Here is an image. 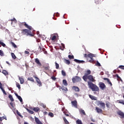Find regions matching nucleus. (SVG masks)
<instances>
[{
	"label": "nucleus",
	"mask_w": 124,
	"mask_h": 124,
	"mask_svg": "<svg viewBox=\"0 0 124 124\" xmlns=\"http://www.w3.org/2000/svg\"><path fill=\"white\" fill-rule=\"evenodd\" d=\"M96 103L97 106H101L102 108L105 109V103H103L100 101H97Z\"/></svg>",
	"instance_id": "nucleus-6"
},
{
	"label": "nucleus",
	"mask_w": 124,
	"mask_h": 124,
	"mask_svg": "<svg viewBox=\"0 0 124 124\" xmlns=\"http://www.w3.org/2000/svg\"><path fill=\"white\" fill-rule=\"evenodd\" d=\"M79 112L81 115H83L84 116H86V112L84 109L80 108L79 109Z\"/></svg>",
	"instance_id": "nucleus-15"
},
{
	"label": "nucleus",
	"mask_w": 124,
	"mask_h": 124,
	"mask_svg": "<svg viewBox=\"0 0 124 124\" xmlns=\"http://www.w3.org/2000/svg\"><path fill=\"white\" fill-rule=\"evenodd\" d=\"M104 80H105V81H107L108 83L110 81V79H109L108 78H104Z\"/></svg>",
	"instance_id": "nucleus-50"
},
{
	"label": "nucleus",
	"mask_w": 124,
	"mask_h": 124,
	"mask_svg": "<svg viewBox=\"0 0 124 124\" xmlns=\"http://www.w3.org/2000/svg\"><path fill=\"white\" fill-rule=\"evenodd\" d=\"M48 116L51 117V118H53L54 117V114L52 112H49Z\"/></svg>",
	"instance_id": "nucleus-39"
},
{
	"label": "nucleus",
	"mask_w": 124,
	"mask_h": 124,
	"mask_svg": "<svg viewBox=\"0 0 124 124\" xmlns=\"http://www.w3.org/2000/svg\"><path fill=\"white\" fill-rule=\"evenodd\" d=\"M6 63H7V64H8V65H10V63H9V62H8V61H6Z\"/></svg>",
	"instance_id": "nucleus-63"
},
{
	"label": "nucleus",
	"mask_w": 124,
	"mask_h": 124,
	"mask_svg": "<svg viewBox=\"0 0 124 124\" xmlns=\"http://www.w3.org/2000/svg\"><path fill=\"white\" fill-rule=\"evenodd\" d=\"M11 21L12 22H13V21H16V19L15 18H13L12 19H11Z\"/></svg>",
	"instance_id": "nucleus-60"
},
{
	"label": "nucleus",
	"mask_w": 124,
	"mask_h": 124,
	"mask_svg": "<svg viewBox=\"0 0 124 124\" xmlns=\"http://www.w3.org/2000/svg\"><path fill=\"white\" fill-rule=\"evenodd\" d=\"M62 74L64 77H65V76H66V73H65V72L63 70L62 71Z\"/></svg>",
	"instance_id": "nucleus-33"
},
{
	"label": "nucleus",
	"mask_w": 124,
	"mask_h": 124,
	"mask_svg": "<svg viewBox=\"0 0 124 124\" xmlns=\"http://www.w3.org/2000/svg\"><path fill=\"white\" fill-rule=\"evenodd\" d=\"M16 113L17 114L18 116L20 117V118H23V116L21 115V113H20V112H19L18 110L16 111Z\"/></svg>",
	"instance_id": "nucleus-41"
},
{
	"label": "nucleus",
	"mask_w": 124,
	"mask_h": 124,
	"mask_svg": "<svg viewBox=\"0 0 124 124\" xmlns=\"http://www.w3.org/2000/svg\"><path fill=\"white\" fill-rule=\"evenodd\" d=\"M51 79L52 80H53L54 81H56V80H57V78L56 77H55V76H53L52 77H51Z\"/></svg>",
	"instance_id": "nucleus-49"
},
{
	"label": "nucleus",
	"mask_w": 124,
	"mask_h": 124,
	"mask_svg": "<svg viewBox=\"0 0 124 124\" xmlns=\"http://www.w3.org/2000/svg\"><path fill=\"white\" fill-rule=\"evenodd\" d=\"M35 62L39 65V66H42V64L40 62L39 59L38 58L35 59Z\"/></svg>",
	"instance_id": "nucleus-11"
},
{
	"label": "nucleus",
	"mask_w": 124,
	"mask_h": 124,
	"mask_svg": "<svg viewBox=\"0 0 124 124\" xmlns=\"http://www.w3.org/2000/svg\"><path fill=\"white\" fill-rule=\"evenodd\" d=\"M2 88V84H1V82H0V89Z\"/></svg>",
	"instance_id": "nucleus-62"
},
{
	"label": "nucleus",
	"mask_w": 124,
	"mask_h": 124,
	"mask_svg": "<svg viewBox=\"0 0 124 124\" xmlns=\"http://www.w3.org/2000/svg\"><path fill=\"white\" fill-rule=\"evenodd\" d=\"M63 120L65 124H69V122H68V121H67V120L66 119V118L65 117H63Z\"/></svg>",
	"instance_id": "nucleus-28"
},
{
	"label": "nucleus",
	"mask_w": 124,
	"mask_h": 124,
	"mask_svg": "<svg viewBox=\"0 0 124 124\" xmlns=\"http://www.w3.org/2000/svg\"><path fill=\"white\" fill-rule=\"evenodd\" d=\"M31 30L23 29L21 30V33L24 35H27V36L30 35V36H34V34L33 32H31Z\"/></svg>",
	"instance_id": "nucleus-2"
},
{
	"label": "nucleus",
	"mask_w": 124,
	"mask_h": 124,
	"mask_svg": "<svg viewBox=\"0 0 124 124\" xmlns=\"http://www.w3.org/2000/svg\"><path fill=\"white\" fill-rule=\"evenodd\" d=\"M2 73L5 75V76H6V75H8V72L7 71L4 70L2 71Z\"/></svg>",
	"instance_id": "nucleus-25"
},
{
	"label": "nucleus",
	"mask_w": 124,
	"mask_h": 124,
	"mask_svg": "<svg viewBox=\"0 0 124 124\" xmlns=\"http://www.w3.org/2000/svg\"><path fill=\"white\" fill-rule=\"evenodd\" d=\"M92 73V71L90 70H88L86 71L84 76H83L82 78L85 82H87V78L90 76V74Z\"/></svg>",
	"instance_id": "nucleus-3"
},
{
	"label": "nucleus",
	"mask_w": 124,
	"mask_h": 124,
	"mask_svg": "<svg viewBox=\"0 0 124 124\" xmlns=\"http://www.w3.org/2000/svg\"><path fill=\"white\" fill-rule=\"evenodd\" d=\"M68 57L69 58V59H74V56H73V55H68Z\"/></svg>",
	"instance_id": "nucleus-48"
},
{
	"label": "nucleus",
	"mask_w": 124,
	"mask_h": 124,
	"mask_svg": "<svg viewBox=\"0 0 124 124\" xmlns=\"http://www.w3.org/2000/svg\"><path fill=\"white\" fill-rule=\"evenodd\" d=\"M0 45H2L3 47H5V44L3 43L2 42L0 41Z\"/></svg>",
	"instance_id": "nucleus-47"
},
{
	"label": "nucleus",
	"mask_w": 124,
	"mask_h": 124,
	"mask_svg": "<svg viewBox=\"0 0 124 124\" xmlns=\"http://www.w3.org/2000/svg\"><path fill=\"white\" fill-rule=\"evenodd\" d=\"M95 110L97 111V113H102L103 112L102 109H101V108H99L98 107H96Z\"/></svg>",
	"instance_id": "nucleus-22"
},
{
	"label": "nucleus",
	"mask_w": 124,
	"mask_h": 124,
	"mask_svg": "<svg viewBox=\"0 0 124 124\" xmlns=\"http://www.w3.org/2000/svg\"><path fill=\"white\" fill-rule=\"evenodd\" d=\"M4 120V118L3 117H0V121L2 122V120Z\"/></svg>",
	"instance_id": "nucleus-57"
},
{
	"label": "nucleus",
	"mask_w": 124,
	"mask_h": 124,
	"mask_svg": "<svg viewBox=\"0 0 124 124\" xmlns=\"http://www.w3.org/2000/svg\"><path fill=\"white\" fill-rule=\"evenodd\" d=\"M62 111L64 113V115H65L66 117H69V114H67V110H64V108H62Z\"/></svg>",
	"instance_id": "nucleus-17"
},
{
	"label": "nucleus",
	"mask_w": 124,
	"mask_h": 124,
	"mask_svg": "<svg viewBox=\"0 0 124 124\" xmlns=\"http://www.w3.org/2000/svg\"><path fill=\"white\" fill-rule=\"evenodd\" d=\"M11 43L13 46V47L15 48H17V46L13 42H11Z\"/></svg>",
	"instance_id": "nucleus-35"
},
{
	"label": "nucleus",
	"mask_w": 124,
	"mask_h": 124,
	"mask_svg": "<svg viewBox=\"0 0 124 124\" xmlns=\"http://www.w3.org/2000/svg\"><path fill=\"white\" fill-rule=\"evenodd\" d=\"M34 78L36 79V81L37 83L38 84L39 87H41L42 86V83H41V81H40V79L37 77H34Z\"/></svg>",
	"instance_id": "nucleus-9"
},
{
	"label": "nucleus",
	"mask_w": 124,
	"mask_h": 124,
	"mask_svg": "<svg viewBox=\"0 0 124 124\" xmlns=\"http://www.w3.org/2000/svg\"><path fill=\"white\" fill-rule=\"evenodd\" d=\"M10 104L12 106V107H13V108L14 107V104H13V103L11 102V103H10Z\"/></svg>",
	"instance_id": "nucleus-56"
},
{
	"label": "nucleus",
	"mask_w": 124,
	"mask_h": 124,
	"mask_svg": "<svg viewBox=\"0 0 124 124\" xmlns=\"http://www.w3.org/2000/svg\"><path fill=\"white\" fill-rule=\"evenodd\" d=\"M72 90L75 91V92H77L78 93H79V92H80V89L77 86H73Z\"/></svg>",
	"instance_id": "nucleus-14"
},
{
	"label": "nucleus",
	"mask_w": 124,
	"mask_h": 124,
	"mask_svg": "<svg viewBox=\"0 0 124 124\" xmlns=\"http://www.w3.org/2000/svg\"><path fill=\"white\" fill-rule=\"evenodd\" d=\"M88 85L90 89H91L93 92H98L99 91V88L97 86L95 85L93 83V82L88 81Z\"/></svg>",
	"instance_id": "nucleus-1"
},
{
	"label": "nucleus",
	"mask_w": 124,
	"mask_h": 124,
	"mask_svg": "<svg viewBox=\"0 0 124 124\" xmlns=\"http://www.w3.org/2000/svg\"><path fill=\"white\" fill-rule=\"evenodd\" d=\"M55 66H56V69H59V68H60V65L59 64V63H57L56 62H55Z\"/></svg>",
	"instance_id": "nucleus-34"
},
{
	"label": "nucleus",
	"mask_w": 124,
	"mask_h": 124,
	"mask_svg": "<svg viewBox=\"0 0 124 124\" xmlns=\"http://www.w3.org/2000/svg\"><path fill=\"white\" fill-rule=\"evenodd\" d=\"M0 56H1V57H3V56H4V53H3V51L1 50H0Z\"/></svg>",
	"instance_id": "nucleus-40"
},
{
	"label": "nucleus",
	"mask_w": 124,
	"mask_h": 124,
	"mask_svg": "<svg viewBox=\"0 0 124 124\" xmlns=\"http://www.w3.org/2000/svg\"><path fill=\"white\" fill-rule=\"evenodd\" d=\"M45 70H49L50 68V66H49V64H46L44 67Z\"/></svg>",
	"instance_id": "nucleus-24"
},
{
	"label": "nucleus",
	"mask_w": 124,
	"mask_h": 124,
	"mask_svg": "<svg viewBox=\"0 0 124 124\" xmlns=\"http://www.w3.org/2000/svg\"><path fill=\"white\" fill-rule=\"evenodd\" d=\"M0 89H1V91H2L3 94H5V95H6V94H7L6 93V92H5V90H4V89H3V88L2 87V88H0Z\"/></svg>",
	"instance_id": "nucleus-42"
},
{
	"label": "nucleus",
	"mask_w": 124,
	"mask_h": 124,
	"mask_svg": "<svg viewBox=\"0 0 124 124\" xmlns=\"http://www.w3.org/2000/svg\"><path fill=\"white\" fill-rule=\"evenodd\" d=\"M72 82L74 84H75V83H77L78 82H80L81 80H82L81 79V78L76 76L75 77L73 78L72 79Z\"/></svg>",
	"instance_id": "nucleus-5"
},
{
	"label": "nucleus",
	"mask_w": 124,
	"mask_h": 124,
	"mask_svg": "<svg viewBox=\"0 0 124 124\" xmlns=\"http://www.w3.org/2000/svg\"><path fill=\"white\" fill-rule=\"evenodd\" d=\"M74 62H77L78 63H85V61L83 60H78L77 59H74Z\"/></svg>",
	"instance_id": "nucleus-16"
},
{
	"label": "nucleus",
	"mask_w": 124,
	"mask_h": 124,
	"mask_svg": "<svg viewBox=\"0 0 124 124\" xmlns=\"http://www.w3.org/2000/svg\"><path fill=\"white\" fill-rule=\"evenodd\" d=\"M117 114H118V115L120 116V118L121 119H124V112H123L122 111H118L117 112Z\"/></svg>",
	"instance_id": "nucleus-13"
},
{
	"label": "nucleus",
	"mask_w": 124,
	"mask_h": 124,
	"mask_svg": "<svg viewBox=\"0 0 124 124\" xmlns=\"http://www.w3.org/2000/svg\"><path fill=\"white\" fill-rule=\"evenodd\" d=\"M106 105L107 108H109V107H110V102H106Z\"/></svg>",
	"instance_id": "nucleus-36"
},
{
	"label": "nucleus",
	"mask_w": 124,
	"mask_h": 124,
	"mask_svg": "<svg viewBox=\"0 0 124 124\" xmlns=\"http://www.w3.org/2000/svg\"><path fill=\"white\" fill-rule=\"evenodd\" d=\"M35 122L37 124H43L41 122H40V121L39 120L38 118H35Z\"/></svg>",
	"instance_id": "nucleus-21"
},
{
	"label": "nucleus",
	"mask_w": 124,
	"mask_h": 124,
	"mask_svg": "<svg viewBox=\"0 0 124 124\" xmlns=\"http://www.w3.org/2000/svg\"><path fill=\"white\" fill-rule=\"evenodd\" d=\"M89 96L92 100H97V98H96L95 96L93 95H89Z\"/></svg>",
	"instance_id": "nucleus-18"
},
{
	"label": "nucleus",
	"mask_w": 124,
	"mask_h": 124,
	"mask_svg": "<svg viewBox=\"0 0 124 124\" xmlns=\"http://www.w3.org/2000/svg\"><path fill=\"white\" fill-rule=\"evenodd\" d=\"M61 89H62V91H65V92H66V91H68L67 88L64 87H62L61 88Z\"/></svg>",
	"instance_id": "nucleus-38"
},
{
	"label": "nucleus",
	"mask_w": 124,
	"mask_h": 124,
	"mask_svg": "<svg viewBox=\"0 0 124 124\" xmlns=\"http://www.w3.org/2000/svg\"><path fill=\"white\" fill-rule=\"evenodd\" d=\"M62 47L63 49H64V48H65V47L64 46V44H62Z\"/></svg>",
	"instance_id": "nucleus-61"
},
{
	"label": "nucleus",
	"mask_w": 124,
	"mask_h": 124,
	"mask_svg": "<svg viewBox=\"0 0 124 124\" xmlns=\"http://www.w3.org/2000/svg\"><path fill=\"white\" fill-rule=\"evenodd\" d=\"M88 79L91 82H95V80L94 79V78L92 75H89L86 78V82L88 81Z\"/></svg>",
	"instance_id": "nucleus-7"
},
{
	"label": "nucleus",
	"mask_w": 124,
	"mask_h": 124,
	"mask_svg": "<svg viewBox=\"0 0 124 124\" xmlns=\"http://www.w3.org/2000/svg\"><path fill=\"white\" fill-rule=\"evenodd\" d=\"M16 85L19 90L21 89V85H20V84H19V83L16 82Z\"/></svg>",
	"instance_id": "nucleus-30"
},
{
	"label": "nucleus",
	"mask_w": 124,
	"mask_h": 124,
	"mask_svg": "<svg viewBox=\"0 0 124 124\" xmlns=\"http://www.w3.org/2000/svg\"><path fill=\"white\" fill-rule=\"evenodd\" d=\"M84 57V58H88V57H89V54H85Z\"/></svg>",
	"instance_id": "nucleus-55"
},
{
	"label": "nucleus",
	"mask_w": 124,
	"mask_h": 124,
	"mask_svg": "<svg viewBox=\"0 0 124 124\" xmlns=\"http://www.w3.org/2000/svg\"><path fill=\"white\" fill-rule=\"evenodd\" d=\"M94 62V60L93 59H91L90 60L88 61V62H91V63H93Z\"/></svg>",
	"instance_id": "nucleus-43"
},
{
	"label": "nucleus",
	"mask_w": 124,
	"mask_h": 124,
	"mask_svg": "<svg viewBox=\"0 0 124 124\" xmlns=\"http://www.w3.org/2000/svg\"><path fill=\"white\" fill-rule=\"evenodd\" d=\"M19 27H22V26H24L25 28H27V29H28V30H32V28L31 26H29L26 22H20L19 24Z\"/></svg>",
	"instance_id": "nucleus-4"
},
{
	"label": "nucleus",
	"mask_w": 124,
	"mask_h": 124,
	"mask_svg": "<svg viewBox=\"0 0 124 124\" xmlns=\"http://www.w3.org/2000/svg\"><path fill=\"white\" fill-rule=\"evenodd\" d=\"M11 56L14 60H16V59L17 58L16 55H15V54H14V53H11Z\"/></svg>",
	"instance_id": "nucleus-27"
},
{
	"label": "nucleus",
	"mask_w": 124,
	"mask_h": 124,
	"mask_svg": "<svg viewBox=\"0 0 124 124\" xmlns=\"http://www.w3.org/2000/svg\"><path fill=\"white\" fill-rule=\"evenodd\" d=\"M28 80L29 81H31V82H34V79L32 78H28Z\"/></svg>",
	"instance_id": "nucleus-37"
},
{
	"label": "nucleus",
	"mask_w": 124,
	"mask_h": 124,
	"mask_svg": "<svg viewBox=\"0 0 124 124\" xmlns=\"http://www.w3.org/2000/svg\"><path fill=\"white\" fill-rule=\"evenodd\" d=\"M56 38H57V36L56 35H53L52 37H51V40H52L53 41H54V40H55V39H56Z\"/></svg>",
	"instance_id": "nucleus-45"
},
{
	"label": "nucleus",
	"mask_w": 124,
	"mask_h": 124,
	"mask_svg": "<svg viewBox=\"0 0 124 124\" xmlns=\"http://www.w3.org/2000/svg\"><path fill=\"white\" fill-rule=\"evenodd\" d=\"M25 54H30V52L27 50H25Z\"/></svg>",
	"instance_id": "nucleus-58"
},
{
	"label": "nucleus",
	"mask_w": 124,
	"mask_h": 124,
	"mask_svg": "<svg viewBox=\"0 0 124 124\" xmlns=\"http://www.w3.org/2000/svg\"><path fill=\"white\" fill-rule=\"evenodd\" d=\"M119 68H121V69H124V65H120L119 66Z\"/></svg>",
	"instance_id": "nucleus-53"
},
{
	"label": "nucleus",
	"mask_w": 124,
	"mask_h": 124,
	"mask_svg": "<svg viewBox=\"0 0 124 124\" xmlns=\"http://www.w3.org/2000/svg\"><path fill=\"white\" fill-rule=\"evenodd\" d=\"M62 83L64 85V86H67L68 84H67V81H66V80L64 79L62 80Z\"/></svg>",
	"instance_id": "nucleus-29"
},
{
	"label": "nucleus",
	"mask_w": 124,
	"mask_h": 124,
	"mask_svg": "<svg viewBox=\"0 0 124 124\" xmlns=\"http://www.w3.org/2000/svg\"><path fill=\"white\" fill-rule=\"evenodd\" d=\"M15 95L17 97L18 99L20 101V102H23V99H22V97L21 96H19L17 93H15Z\"/></svg>",
	"instance_id": "nucleus-19"
},
{
	"label": "nucleus",
	"mask_w": 124,
	"mask_h": 124,
	"mask_svg": "<svg viewBox=\"0 0 124 124\" xmlns=\"http://www.w3.org/2000/svg\"><path fill=\"white\" fill-rule=\"evenodd\" d=\"M115 77H117V78H118V79H120V80H121L122 81V78H121V77H120L119 76V75L116 74V75H115Z\"/></svg>",
	"instance_id": "nucleus-52"
},
{
	"label": "nucleus",
	"mask_w": 124,
	"mask_h": 124,
	"mask_svg": "<svg viewBox=\"0 0 124 124\" xmlns=\"http://www.w3.org/2000/svg\"><path fill=\"white\" fill-rule=\"evenodd\" d=\"M96 65H97V66H101V65L100 64V63H99V62H98V61L96 62Z\"/></svg>",
	"instance_id": "nucleus-51"
},
{
	"label": "nucleus",
	"mask_w": 124,
	"mask_h": 124,
	"mask_svg": "<svg viewBox=\"0 0 124 124\" xmlns=\"http://www.w3.org/2000/svg\"><path fill=\"white\" fill-rule=\"evenodd\" d=\"M118 103H120V104H123L124 105V101L123 100H119L117 101Z\"/></svg>",
	"instance_id": "nucleus-31"
},
{
	"label": "nucleus",
	"mask_w": 124,
	"mask_h": 124,
	"mask_svg": "<svg viewBox=\"0 0 124 124\" xmlns=\"http://www.w3.org/2000/svg\"><path fill=\"white\" fill-rule=\"evenodd\" d=\"M8 97L10 99L11 101H12V102H13V101H14V99H13V96H12V95H9Z\"/></svg>",
	"instance_id": "nucleus-26"
},
{
	"label": "nucleus",
	"mask_w": 124,
	"mask_h": 124,
	"mask_svg": "<svg viewBox=\"0 0 124 124\" xmlns=\"http://www.w3.org/2000/svg\"><path fill=\"white\" fill-rule=\"evenodd\" d=\"M40 110V108L38 107L34 108L33 109V110L36 112H38V111H39Z\"/></svg>",
	"instance_id": "nucleus-23"
},
{
	"label": "nucleus",
	"mask_w": 124,
	"mask_h": 124,
	"mask_svg": "<svg viewBox=\"0 0 124 124\" xmlns=\"http://www.w3.org/2000/svg\"><path fill=\"white\" fill-rule=\"evenodd\" d=\"M95 57V55L93 53L88 54V58L90 59H93V58Z\"/></svg>",
	"instance_id": "nucleus-20"
},
{
	"label": "nucleus",
	"mask_w": 124,
	"mask_h": 124,
	"mask_svg": "<svg viewBox=\"0 0 124 124\" xmlns=\"http://www.w3.org/2000/svg\"><path fill=\"white\" fill-rule=\"evenodd\" d=\"M40 106H41V107H43L44 109H45L46 108V105H45L44 104L42 103L40 104Z\"/></svg>",
	"instance_id": "nucleus-44"
},
{
	"label": "nucleus",
	"mask_w": 124,
	"mask_h": 124,
	"mask_svg": "<svg viewBox=\"0 0 124 124\" xmlns=\"http://www.w3.org/2000/svg\"><path fill=\"white\" fill-rule=\"evenodd\" d=\"M18 79L20 82V84H24L25 82V79H24V77L18 76Z\"/></svg>",
	"instance_id": "nucleus-12"
},
{
	"label": "nucleus",
	"mask_w": 124,
	"mask_h": 124,
	"mask_svg": "<svg viewBox=\"0 0 124 124\" xmlns=\"http://www.w3.org/2000/svg\"><path fill=\"white\" fill-rule=\"evenodd\" d=\"M99 87L101 89V90H104L105 89H106V85H105V84L103 82H100L99 83Z\"/></svg>",
	"instance_id": "nucleus-8"
},
{
	"label": "nucleus",
	"mask_w": 124,
	"mask_h": 124,
	"mask_svg": "<svg viewBox=\"0 0 124 124\" xmlns=\"http://www.w3.org/2000/svg\"><path fill=\"white\" fill-rule=\"evenodd\" d=\"M65 62L66 64H70V61L68 60L65 59Z\"/></svg>",
	"instance_id": "nucleus-32"
},
{
	"label": "nucleus",
	"mask_w": 124,
	"mask_h": 124,
	"mask_svg": "<svg viewBox=\"0 0 124 124\" xmlns=\"http://www.w3.org/2000/svg\"><path fill=\"white\" fill-rule=\"evenodd\" d=\"M109 85H110V87H112L113 86V84H112V82H111V81L109 80V82H108Z\"/></svg>",
	"instance_id": "nucleus-54"
},
{
	"label": "nucleus",
	"mask_w": 124,
	"mask_h": 124,
	"mask_svg": "<svg viewBox=\"0 0 124 124\" xmlns=\"http://www.w3.org/2000/svg\"><path fill=\"white\" fill-rule=\"evenodd\" d=\"M38 51L40 52V53H41V52H42V48L40 46H39L38 47Z\"/></svg>",
	"instance_id": "nucleus-46"
},
{
	"label": "nucleus",
	"mask_w": 124,
	"mask_h": 124,
	"mask_svg": "<svg viewBox=\"0 0 124 124\" xmlns=\"http://www.w3.org/2000/svg\"><path fill=\"white\" fill-rule=\"evenodd\" d=\"M77 101L74 100L71 102V104L73 106H74L75 108H78V106L77 105Z\"/></svg>",
	"instance_id": "nucleus-10"
},
{
	"label": "nucleus",
	"mask_w": 124,
	"mask_h": 124,
	"mask_svg": "<svg viewBox=\"0 0 124 124\" xmlns=\"http://www.w3.org/2000/svg\"><path fill=\"white\" fill-rule=\"evenodd\" d=\"M29 113H30V114H33V111L32 110H29Z\"/></svg>",
	"instance_id": "nucleus-59"
},
{
	"label": "nucleus",
	"mask_w": 124,
	"mask_h": 124,
	"mask_svg": "<svg viewBox=\"0 0 124 124\" xmlns=\"http://www.w3.org/2000/svg\"><path fill=\"white\" fill-rule=\"evenodd\" d=\"M47 113H48V112H47V111H45V112H44V115H47Z\"/></svg>",
	"instance_id": "nucleus-64"
}]
</instances>
